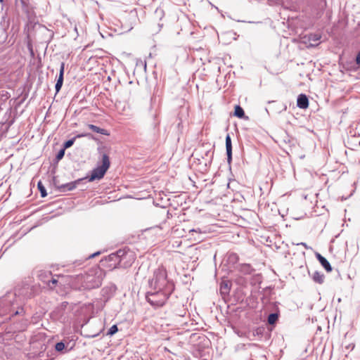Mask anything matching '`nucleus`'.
Returning <instances> with one entry per match:
<instances>
[{
  "label": "nucleus",
  "instance_id": "nucleus-26",
  "mask_svg": "<svg viewBox=\"0 0 360 360\" xmlns=\"http://www.w3.org/2000/svg\"><path fill=\"white\" fill-rule=\"evenodd\" d=\"M68 304V303L66 302H63L61 304V305L57 309V311H60L64 310Z\"/></svg>",
  "mask_w": 360,
  "mask_h": 360
},
{
  "label": "nucleus",
  "instance_id": "nucleus-3",
  "mask_svg": "<svg viewBox=\"0 0 360 360\" xmlns=\"http://www.w3.org/2000/svg\"><path fill=\"white\" fill-rule=\"evenodd\" d=\"M173 290L169 288L166 290H150L146 293V300L155 307L163 306Z\"/></svg>",
  "mask_w": 360,
  "mask_h": 360
},
{
  "label": "nucleus",
  "instance_id": "nucleus-18",
  "mask_svg": "<svg viewBox=\"0 0 360 360\" xmlns=\"http://www.w3.org/2000/svg\"><path fill=\"white\" fill-rule=\"evenodd\" d=\"M278 314L277 313H272L269 315L267 321L270 325H274L278 321Z\"/></svg>",
  "mask_w": 360,
  "mask_h": 360
},
{
  "label": "nucleus",
  "instance_id": "nucleus-19",
  "mask_svg": "<svg viewBox=\"0 0 360 360\" xmlns=\"http://www.w3.org/2000/svg\"><path fill=\"white\" fill-rule=\"evenodd\" d=\"M37 187H38L39 191H40L41 196L42 198L46 197L47 195V193H46L45 187L44 186L43 184L41 181L38 182Z\"/></svg>",
  "mask_w": 360,
  "mask_h": 360
},
{
  "label": "nucleus",
  "instance_id": "nucleus-17",
  "mask_svg": "<svg viewBox=\"0 0 360 360\" xmlns=\"http://www.w3.org/2000/svg\"><path fill=\"white\" fill-rule=\"evenodd\" d=\"M321 264L322 265V266L328 271V272H330L332 271V268H331V266L330 264V263L328 262V261L325 258L323 257V259H320V262Z\"/></svg>",
  "mask_w": 360,
  "mask_h": 360
},
{
  "label": "nucleus",
  "instance_id": "nucleus-7",
  "mask_svg": "<svg viewBox=\"0 0 360 360\" xmlns=\"http://www.w3.org/2000/svg\"><path fill=\"white\" fill-rule=\"evenodd\" d=\"M320 39L321 35L319 34H310L302 37V42L307 47L315 46L319 45Z\"/></svg>",
  "mask_w": 360,
  "mask_h": 360
},
{
  "label": "nucleus",
  "instance_id": "nucleus-22",
  "mask_svg": "<svg viewBox=\"0 0 360 360\" xmlns=\"http://www.w3.org/2000/svg\"><path fill=\"white\" fill-rule=\"evenodd\" d=\"M118 331V328L116 325L112 326L108 330V335H113Z\"/></svg>",
  "mask_w": 360,
  "mask_h": 360
},
{
  "label": "nucleus",
  "instance_id": "nucleus-30",
  "mask_svg": "<svg viewBox=\"0 0 360 360\" xmlns=\"http://www.w3.org/2000/svg\"><path fill=\"white\" fill-rule=\"evenodd\" d=\"M75 265L77 266H79L82 264V260H78V261H76L75 263H74Z\"/></svg>",
  "mask_w": 360,
  "mask_h": 360
},
{
  "label": "nucleus",
  "instance_id": "nucleus-10",
  "mask_svg": "<svg viewBox=\"0 0 360 360\" xmlns=\"http://www.w3.org/2000/svg\"><path fill=\"white\" fill-rule=\"evenodd\" d=\"M297 106L301 109H306L309 106L308 97L303 94L298 96L297 99Z\"/></svg>",
  "mask_w": 360,
  "mask_h": 360
},
{
  "label": "nucleus",
  "instance_id": "nucleus-28",
  "mask_svg": "<svg viewBox=\"0 0 360 360\" xmlns=\"http://www.w3.org/2000/svg\"><path fill=\"white\" fill-rule=\"evenodd\" d=\"M356 63L357 65H360V51L358 53L356 57Z\"/></svg>",
  "mask_w": 360,
  "mask_h": 360
},
{
  "label": "nucleus",
  "instance_id": "nucleus-6",
  "mask_svg": "<svg viewBox=\"0 0 360 360\" xmlns=\"http://www.w3.org/2000/svg\"><path fill=\"white\" fill-rule=\"evenodd\" d=\"M127 257V255L122 250H119L116 252L112 253L105 259L106 261L112 262L110 267L116 268L121 266L122 261Z\"/></svg>",
  "mask_w": 360,
  "mask_h": 360
},
{
  "label": "nucleus",
  "instance_id": "nucleus-8",
  "mask_svg": "<svg viewBox=\"0 0 360 360\" xmlns=\"http://www.w3.org/2000/svg\"><path fill=\"white\" fill-rule=\"evenodd\" d=\"M84 179H79L76 181L58 186V189L60 192L70 191L74 190L77 186L83 181Z\"/></svg>",
  "mask_w": 360,
  "mask_h": 360
},
{
  "label": "nucleus",
  "instance_id": "nucleus-2",
  "mask_svg": "<svg viewBox=\"0 0 360 360\" xmlns=\"http://www.w3.org/2000/svg\"><path fill=\"white\" fill-rule=\"evenodd\" d=\"M150 290H166L171 288L174 290V284L167 279V271L164 268H158L153 272V277L148 280Z\"/></svg>",
  "mask_w": 360,
  "mask_h": 360
},
{
  "label": "nucleus",
  "instance_id": "nucleus-29",
  "mask_svg": "<svg viewBox=\"0 0 360 360\" xmlns=\"http://www.w3.org/2000/svg\"><path fill=\"white\" fill-rule=\"evenodd\" d=\"M316 258L318 259V260L320 262V259H323L324 257H323L321 254L319 253H316Z\"/></svg>",
  "mask_w": 360,
  "mask_h": 360
},
{
  "label": "nucleus",
  "instance_id": "nucleus-32",
  "mask_svg": "<svg viewBox=\"0 0 360 360\" xmlns=\"http://www.w3.org/2000/svg\"><path fill=\"white\" fill-rule=\"evenodd\" d=\"M20 314V311H19L18 310H17V311H15L12 314V316L17 315V314Z\"/></svg>",
  "mask_w": 360,
  "mask_h": 360
},
{
  "label": "nucleus",
  "instance_id": "nucleus-33",
  "mask_svg": "<svg viewBox=\"0 0 360 360\" xmlns=\"http://www.w3.org/2000/svg\"><path fill=\"white\" fill-rule=\"evenodd\" d=\"M299 245H302L304 246L305 248H307V245L304 243H301Z\"/></svg>",
  "mask_w": 360,
  "mask_h": 360
},
{
  "label": "nucleus",
  "instance_id": "nucleus-27",
  "mask_svg": "<svg viewBox=\"0 0 360 360\" xmlns=\"http://www.w3.org/2000/svg\"><path fill=\"white\" fill-rule=\"evenodd\" d=\"M100 253H101L100 252H96L95 253H93V254L90 255L86 259L94 258L96 256L100 255Z\"/></svg>",
  "mask_w": 360,
  "mask_h": 360
},
{
  "label": "nucleus",
  "instance_id": "nucleus-16",
  "mask_svg": "<svg viewBox=\"0 0 360 360\" xmlns=\"http://www.w3.org/2000/svg\"><path fill=\"white\" fill-rule=\"evenodd\" d=\"M234 115L238 118H243L245 116L243 109L238 105L235 106Z\"/></svg>",
  "mask_w": 360,
  "mask_h": 360
},
{
  "label": "nucleus",
  "instance_id": "nucleus-34",
  "mask_svg": "<svg viewBox=\"0 0 360 360\" xmlns=\"http://www.w3.org/2000/svg\"><path fill=\"white\" fill-rule=\"evenodd\" d=\"M0 1H1V3H3V2H4V0H0Z\"/></svg>",
  "mask_w": 360,
  "mask_h": 360
},
{
  "label": "nucleus",
  "instance_id": "nucleus-13",
  "mask_svg": "<svg viewBox=\"0 0 360 360\" xmlns=\"http://www.w3.org/2000/svg\"><path fill=\"white\" fill-rule=\"evenodd\" d=\"M313 281L317 283L322 284L324 281L323 274L319 271H315L311 276Z\"/></svg>",
  "mask_w": 360,
  "mask_h": 360
},
{
  "label": "nucleus",
  "instance_id": "nucleus-14",
  "mask_svg": "<svg viewBox=\"0 0 360 360\" xmlns=\"http://www.w3.org/2000/svg\"><path fill=\"white\" fill-rule=\"evenodd\" d=\"M88 128L96 133L101 134L103 135H106V136L109 135V133L108 132V131L106 129L100 128L96 125L91 124H88Z\"/></svg>",
  "mask_w": 360,
  "mask_h": 360
},
{
  "label": "nucleus",
  "instance_id": "nucleus-4",
  "mask_svg": "<svg viewBox=\"0 0 360 360\" xmlns=\"http://www.w3.org/2000/svg\"><path fill=\"white\" fill-rule=\"evenodd\" d=\"M109 157L106 154L102 155V165L94 169L89 177V181L102 179L110 167Z\"/></svg>",
  "mask_w": 360,
  "mask_h": 360
},
{
  "label": "nucleus",
  "instance_id": "nucleus-1",
  "mask_svg": "<svg viewBox=\"0 0 360 360\" xmlns=\"http://www.w3.org/2000/svg\"><path fill=\"white\" fill-rule=\"evenodd\" d=\"M104 274L101 268L96 266L89 269L85 274L77 275L75 280L79 285V289L91 290L101 285Z\"/></svg>",
  "mask_w": 360,
  "mask_h": 360
},
{
  "label": "nucleus",
  "instance_id": "nucleus-9",
  "mask_svg": "<svg viewBox=\"0 0 360 360\" xmlns=\"http://www.w3.org/2000/svg\"><path fill=\"white\" fill-rule=\"evenodd\" d=\"M39 276L41 278V280L51 289L53 288L54 286L58 283V280L53 277H51V278L50 280L45 279V278H46L48 276H51V273L49 271L44 273V274H41L39 275Z\"/></svg>",
  "mask_w": 360,
  "mask_h": 360
},
{
  "label": "nucleus",
  "instance_id": "nucleus-15",
  "mask_svg": "<svg viewBox=\"0 0 360 360\" xmlns=\"http://www.w3.org/2000/svg\"><path fill=\"white\" fill-rule=\"evenodd\" d=\"M230 291V283L229 281H222L220 284V292L222 295H228Z\"/></svg>",
  "mask_w": 360,
  "mask_h": 360
},
{
  "label": "nucleus",
  "instance_id": "nucleus-25",
  "mask_svg": "<svg viewBox=\"0 0 360 360\" xmlns=\"http://www.w3.org/2000/svg\"><path fill=\"white\" fill-rule=\"evenodd\" d=\"M82 137L92 138L93 136H92V135L90 133L79 134H77V136H75V139H78V138H82Z\"/></svg>",
  "mask_w": 360,
  "mask_h": 360
},
{
  "label": "nucleus",
  "instance_id": "nucleus-11",
  "mask_svg": "<svg viewBox=\"0 0 360 360\" xmlns=\"http://www.w3.org/2000/svg\"><path fill=\"white\" fill-rule=\"evenodd\" d=\"M226 150L227 155V160L230 163L232 160V145L231 139L229 134L226 136Z\"/></svg>",
  "mask_w": 360,
  "mask_h": 360
},
{
  "label": "nucleus",
  "instance_id": "nucleus-12",
  "mask_svg": "<svg viewBox=\"0 0 360 360\" xmlns=\"http://www.w3.org/2000/svg\"><path fill=\"white\" fill-rule=\"evenodd\" d=\"M65 64L62 63L60 68V75L56 84V90H60L63 82V74H64Z\"/></svg>",
  "mask_w": 360,
  "mask_h": 360
},
{
  "label": "nucleus",
  "instance_id": "nucleus-31",
  "mask_svg": "<svg viewBox=\"0 0 360 360\" xmlns=\"http://www.w3.org/2000/svg\"><path fill=\"white\" fill-rule=\"evenodd\" d=\"M190 232H199V233H200L201 231H200V230L199 229H192V230L190 231Z\"/></svg>",
  "mask_w": 360,
  "mask_h": 360
},
{
  "label": "nucleus",
  "instance_id": "nucleus-20",
  "mask_svg": "<svg viewBox=\"0 0 360 360\" xmlns=\"http://www.w3.org/2000/svg\"><path fill=\"white\" fill-rule=\"evenodd\" d=\"M238 259V256L237 255V254L233 253V252L229 254L228 261L230 263L235 264L237 262Z\"/></svg>",
  "mask_w": 360,
  "mask_h": 360
},
{
  "label": "nucleus",
  "instance_id": "nucleus-24",
  "mask_svg": "<svg viewBox=\"0 0 360 360\" xmlns=\"http://www.w3.org/2000/svg\"><path fill=\"white\" fill-rule=\"evenodd\" d=\"M65 150V149L63 148L58 151V153H57L56 157L57 160H60L64 157Z\"/></svg>",
  "mask_w": 360,
  "mask_h": 360
},
{
  "label": "nucleus",
  "instance_id": "nucleus-21",
  "mask_svg": "<svg viewBox=\"0 0 360 360\" xmlns=\"http://www.w3.org/2000/svg\"><path fill=\"white\" fill-rule=\"evenodd\" d=\"M75 141V137H73L72 139L65 141L64 143V144H63V148L65 149H66V148H68L71 147L74 144Z\"/></svg>",
  "mask_w": 360,
  "mask_h": 360
},
{
  "label": "nucleus",
  "instance_id": "nucleus-23",
  "mask_svg": "<svg viewBox=\"0 0 360 360\" xmlns=\"http://www.w3.org/2000/svg\"><path fill=\"white\" fill-rule=\"evenodd\" d=\"M65 346L63 342H59L56 344L55 349L58 352H61L65 349Z\"/></svg>",
  "mask_w": 360,
  "mask_h": 360
},
{
  "label": "nucleus",
  "instance_id": "nucleus-5",
  "mask_svg": "<svg viewBox=\"0 0 360 360\" xmlns=\"http://www.w3.org/2000/svg\"><path fill=\"white\" fill-rule=\"evenodd\" d=\"M16 295L13 292H8L0 298V316H4L11 312Z\"/></svg>",
  "mask_w": 360,
  "mask_h": 360
}]
</instances>
